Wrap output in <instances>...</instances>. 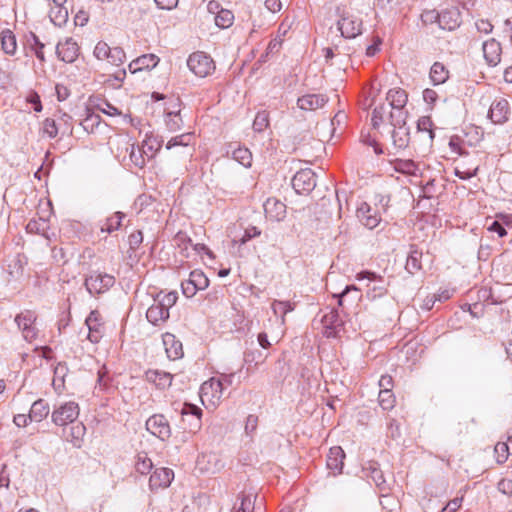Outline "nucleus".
Wrapping results in <instances>:
<instances>
[{
	"instance_id": "obj_1",
	"label": "nucleus",
	"mask_w": 512,
	"mask_h": 512,
	"mask_svg": "<svg viewBox=\"0 0 512 512\" xmlns=\"http://www.w3.org/2000/svg\"><path fill=\"white\" fill-rule=\"evenodd\" d=\"M337 14L339 16L337 26L342 37L352 39L361 34L362 20L358 16L340 8H337Z\"/></svg>"
},
{
	"instance_id": "obj_2",
	"label": "nucleus",
	"mask_w": 512,
	"mask_h": 512,
	"mask_svg": "<svg viewBox=\"0 0 512 512\" xmlns=\"http://www.w3.org/2000/svg\"><path fill=\"white\" fill-rule=\"evenodd\" d=\"M37 315L31 310H25L15 317V323L23 339L29 343H33L39 334L36 325Z\"/></svg>"
},
{
	"instance_id": "obj_3",
	"label": "nucleus",
	"mask_w": 512,
	"mask_h": 512,
	"mask_svg": "<svg viewBox=\"0 0 512 512\" xmlns=\"http://www.w3.org/2000/svg\"><path fill=\"white\" fill-rule=\"evenodd\" d=\"M84 284L91 295L102 294L115 284V277L108 273L93 271L86 277Z\"/></svg>"
},
{
	"instance_id": "obj_4",
	"label": "nucleus",
	"mask_w": 512,
	"mask_h": 512,
	"mask_svg": "<svg viewBox=\"0 0 512 512\" xmlns=\"http://www.w3.org/2000/svg\"><path fill=\"white\" fill-rule=\"evenodd\" d=\"M187 66L191 72L202 78L210 75L215 70L213 59L201 51L194 52L189 56Z\"/></svg>"
},
{
	"instance_id": "obj_5",
	"label": "nucleus",
	"mask_w": 512,
	"mask_h": 512,
	"mask_svg": "<svg viewBox=\"0 0 512 512\" xmlns=\"http://www.w3.org/2000/svg\"><path fill=\"white\" fill-rule=\"evenodd\" d=\"M79 412V405L74 401H68L54 408L51 420L57 426H66L78 418Z\"/></svg>"
},
{
	"instance_id": "obj_6",
	"label": "nucleus",
	"mask_w": 512,
	"mask_h": 512,
	"mask_svg": "<svg viewBox=\"0 0 512 512\" xmlns=\"http://www.w3.org/2000/svg\"><path fill=\"white\" fill-rule=\"evenodd\" d=\"M223 381L211 378L200 387V399L203 405L217 406L223 396Z\"/></svg>"
},
{
	"instance_id": "obj_7",
	"label": "nucleus",
	"mask_w": 512,
	"mask_h": 512,
	"mask_svg": "<svg viewBox=\"0 0 512 512\" xmlns=\"http://www.w3.org/2000/svg\"><path fill=\"white\" fill-rule=\"evenodd\" d=\"M356 279L361 281L364 279L369 280V284L367 285V297L369 299L380 298L387 293V283L383 279L381 275L369 270H364L356 274Z\"/></svg>"
},
{
	"instance_id": "obj_8",
	"label": "nucleus",
	"mask_w": 512,
	"mask_h": 512,
	"mask_svg": "<svg viewBox=\"0 0 512 512\" xmlns=\"http://www.w3.org/2000/svg\"><path fill=\"white\" fill-rule=\"evenodd\" d=\"M146 429L160 440L165 441L171 436V427L163 414H154L146 421Z\"/></svg>"
},
{
	"instance_id": "obj_9",
	"label": "nucleus",
	"mask_w": 512,
	"mask_h": 512,
	"mask_svg": "<svg viewBox=\"0 0 512 512\" xmlns=\"http://www.w3.org/2000/svg\"><path fill=\"white\" fill-rule=\"evenodd\" d=\"M292 186L298 194L311 192L316 186L315 173L309 168L301 169L292 178Z\"/></svg>"
},
{
	"instance_id": "obj_10",
	"label": "nucleus",
	"mask_w": 512,
	"mask_h": 512,
	"mask_svg": "<svg viewBox=\"0 0 512 512\" xmlns=\"http://www.w3.org/2000/svg\"><path fill=\"white\" fill-rule=\"evenodd\" d=\"M356 215L359 221L368 229L376 228L381 221L379 211L376 208H372L366 202L360 204L357 208Z\"/></svg>"
},
{
	"instance_id": "obj_11",
	"label": "nucleus",
	"mask_w": 512,
	"mask_h": 512,
	"mask_svg": "<svg viewBox=\"0 0 512 512\" xmlns=\"http://www.w3.org/2000/svg\"><path fill=\"white\" fill-rule=\"evenodd\" d=\"M78 53L79 47L76 41L71 37L66 38L56 45L57 56L66 63H73L77 59Z\"/></svg>"
},
{
	"instance_id": "obj_12",
	"label": "nucleus",
	"mask_w": 512,
	"mask_h": 512,
	"mask_svg": "<svg viewBox=\"0 0 512 512\" xmlns=\"http://www.w3.org/2000/svg\"><path fill=\"white\" fill-rule=\"evenodd\" d=\"M85 324L88 328V339L92 343H98L104 330L101 314L97 310L91 311L85 320Z\"/></svg>"
},
{
	"instance_id": "obj_13",
	"label": "nucleus",
	"mask_w": 512,
	"mask_h": 512,
	"mask_svg": "<svg viewBox=\"0 0 512 512\" xmlns=\"http://www.w3.org/2000/svg\"><path fill=\"white\" fill-rule=\"evenodd\" d=\"M321 323L327 337H336L343 326V320L335 309H331L329 312L325 313L322 316Z\"/></svg>"
},
{
	"instance_id": "obj_14",
	"label": "nucleus",
	"mask_w": 512,
	"mask_h": 512,
	"mask_svg": "<svg viewBox=\"0 0 512 512\" xmlns=\"http://www.w3.org/2000/svg\"><path fill=\"white\" fill-rule=\"evenodd\" d=\"M174 478V472L170 468H156L149 479V487L151 490L166 488L171 484Z\"/></svg>"
},
{
	"instance_id": "obj_15",
	"label": "nucleus",
	"mask_w": 512,
	"mask_h": 512,
	"mask_svg": "<svg viewBox=\"0 0 512 512\" xmlns=\"http://www.w3.org/2000/svg\"><path fill=\"white\" fill-rule=\"evenodd\" d=\"M483 55L487 64L491 67L498 65L501 61L502 47L494 38L485 41L482 45Z\"/></svg>"
},
{
	"instance_id": "obj_16",
	"label": "nucleus",
	"mask_w": 512,
	"mask_h": 512,
	"mask_svg": "<svg viewBox=\"0 0 512 512\" xmlns=\"http://www.w3.org/2000/svg\"><path fill=\"white\" fill-rule=\"evenodd\" d=\"M263 207L266 217L272 221H281L286 216V205L276 198H268Z\"/></svg>"
},
{
	"instance_id": "obj_17",
	"label": "nucleus",
	"mask_w": 512,
	"mask_h": 512,
	"mask_svg": "<svg viewBox=\"0 0 512 512\" xmlns=\"http://www.w3.org/2000/svg\"><path fill=\"white\" fill-rule=\"evenodd\" d=\"M328 102L324 94H306L298 98L297 105L300 109L314 111L322 108Z\"/></svg>"
},
{
	"instance_id": "obj_18",
	"label": "nucleus",
	"mask_w": 512,
	"mask_h": 512,
	"mask_svg": "<svg viewBox=\"0 0 512 512\" xmlns=\"http://www.w3.org/2000/svg\"><path fill=\"white\" fill-rule=\"evenodd\" d=\"M509 104L505 99L495 100L489 109L488 116L495 124H502L507 121Z\"/></svg>"
},
{
	"instance_id": "obj_19",
	"label": "nucleus",
	"mask_w": 512,
	"mask_h": 512,
	"mask_svg": "<svg viewBox=\"0 0 512 512\" xmlns=\"http://www.w3.org/2000/svg\"><path fill=\"white\" fill-rule=\"evenodd\" d=\"M159 60H160L159 57L156 56L155 54L141 55L138 58H136L135 60H133L129 64L128 68H129V71L132 74H134V73H137L142 70H149V69L156 67Z\"/></svg>"
},
{
	"instance_id": "obj_20",
	"label": "nucleus",
	"mask_w": 512,
	"mask_h": 512,
	"mask_svg": "<svg viewBox=\"0 0 512 512\" xmlns=\"http://www.w3.org/2000/svg\"><path fill=\"white\" fill-rule=\"evenodd\" d=\"M391 138L396 151L406 149L410 143V128L407 125L393 128Z\"/></svg>"
},
{
	"instance_id": "obj_21",
	"label": "nucleus",
	"mask_w": 512,
	"mask_h": 512,
	"mask_svg": "<svg viewBox=\"0 0 512 512\" xmlns=\"http://www.w3.org/2000/svg\"><path fill=\"white\" fill-rule=\"evenodd\" d=\"M362 471L366 477L371 478L377 487L381 490L385 489L386 480L377 462L368 461L363 465Z\"/></svg>"
},
{
	"instance_id": "obj_22",
	"label": "nucleus",
	"mask_w": 512,
	"mask_h": 512,
	"mask_svg": "<svg viewBox=\"0 0 512 512\" xmlns=\"http://www.w3.org/2000/svg\"><path fill=\"white\" fill-rule=\"evenodd\" d=\"M197 466L201 471L214 474L223 467L216 454H202L197 459Z\"/></svg>"
},
{
	"instance_id": "obj_23",
	"label": "nucleus",
	"mask_w": 512,
	"mask_h": 512,
	"mask_svg": "<svg viewBox=\"0 0 512 512\" xmlns=\"http://www.w3.org/2000/svg\"><path fill=\"white\" fill-rule=\"evenodd\" d=\"M162 144V137L154 134H146L141 145L142 152L146 155L147 159L151 160L160 151Z\"/></svg>"
},
{
	"instance_id": "obj_24",
	"label": "nucleus",
	"mask_w": 512,
	"mask_h": 512,
	"mask_svg": "<svg viewBox=\"0 0 512 512\" xmlns=\"http://www.w3.org/2000/svg\"><path fill=\"white\" fill-rule=\"evenodd\" d=\"M169 316L168 309L163 308L158 302H154L146 312L147 320L155 326L163 325L169 319Z\"/></svg>"
},
{
	"instance_id": "obj_25",
	"label": "nucleus",
	"mask_w": 512,
	"mask_h": 512,
	"mask_svg": "<svg viewBox=\"0 0 512 512\" xmlns=\"http://www.w3.org/2000/svg\"><path fill=\"white\" fill-rule=\"evenodd\" d=\"M345 458V453L339 446H334L330 448L328 456H327V467L334 473H341L343 468V460Z\"/></svg>"
},
{
	"instance_id": "obj_26",
	"label": "nucleus",
	"mask_w": 512,
	"mask_h": 512,
	"mask_svg": "<svg viewBox=\"0 0 512 512\" xmlns=\"http://www.w3.org/2000/svg\"><path fill=\"white\" fill-rule=\"evenodd\" d=\"M417 132L423 136V141L428 147L432 146L435 137L433 122L429 116H422L417 121Z\"/></svg>"
},
{
	"instance_id": "obj_27",
	"label": "nucleus",
	"mask_w": 512,
	"mask_h": 512,
	"mask_svg": "<svg viewBox=\"0 0 512 512\" xmlns=\"http://www.w3.org/2000/svg\"><path fill=\"white\" fill-rule=\"evenodd\" d=\"M50 412V407L47 402L43 399L36 400L28 413V418L33 422H41L44 420Z\"/></svg>"
},
{
	"instance_id": "obj_28",
	"label": "nucleus",
	"mask_w": 512,
	"mask_h": 512,
	"mask_svg": "<svg viewBox=\"0 0 512 512\" xmlns=\"http://www.w3.org/2000/svg\"><path fill=\"white\" fill-rule=\"evenodd\" d=\"M386 100L389 102L390 108H405L408 95L401 88L390 89L386 95Z\"/></svg>"
},
{
	"instance_id": "obj_29",
	"label": "nucleus",
	"mask_w": 512,
	"mask_h": 512,
	"mask_svg": "<svg viewBox=\"0 0 512 512\" xmlns=\"http://www.w3.org/2000/svg\"><path fill=\"white\" fill-rule=\"evenodd\" d=\"M421 258L422 251H419L414 245L410 247L409 254L407 256L405 269L410 274H415L417 271L421 270Z\"/></svg>"
},
{
	"instance_id": "obj_30",
	"label": "nucleus",
	"mask_w": 512,
	"mask_h": 512,
	"mask_svg": "<svg viewBox=\"0 0 512 512\" xmlns=\"http://www.w3.org/2000/svg\"><path fill=\"white\" fill-rule=\"evenodd\" d=\"M0 38L3 51L6 54L13 55L17 49V42L14 33L9 29H5L1 32Z\"/></svg>"
},
{
	"instance_id": "obj_31",
	"label": "nucleus",
	"mask_w": 512,
	"mask_h": 512,
	"mask_svg": "<svg viewBox=\"0 0 512 512\" xmlns=\"http://www.w3.org/2000/svg\"><path fill=\"white\" fill-rule=\"evenodd\" d=\"M181 414L183 416L192 415L195 417L194 422L191 424V431L196 432L201 428L202 410L198 406L190 403H185L182 408Z\"/></svg>"
},
{
	"instance_id": "obj_32",
	"label": "nucleus",
	"mask_w": 512,
	"mask_h": 512,
	"mask_svg": "<svg viewBox=\"0 0 512 512\" xmlns=\"http://www.w3.org/2000/svg\"><path fill=\"white\" fill-rule=\"evenodd\" d=\"M49 17L54 25L61 27L68 21V9L65 5L54 6L50 10Z\"/></svg>"
},
{
	"instance_id": "obj_33",
	"label": "nucleus",
	"mask_w": 512,
	"mask_h": 512,
	"mask_svg": "<svg viewBox=\"0 0 512 512\" xmlns=\"http://www.w3.org/2000/svg\"><path fill=\"white\" fill-rule=\"evenodd\" d=\"M125 214L122 212H115L112 216L106 218L104 223L100 227L102 233H112L121 227L122 219Z\"/></svg>"
},
{
	"instance_id": "obj_34",
	"label": "nucleus",
	"mask_w": 512,
	"mask_h": 512,
	"mask_svg": "<svg viewBox=\"0 0 512 512\" xmlns=\"http://www.w3.org/2000/svg\"><path fill=\"white\" fill-rule=\"evenodd\" d=\"M449 77V72L446 67L440 63L435 62L430 69V79L434 85L444 83Z\"/></svg>"
},
{
	"instance_id": "obj_35",
	"label": "nucleus",
	"mask_w": 512,
	"mask_h": 512,
	"mask_svg": "<svg viewBox=\"0 0 512 512\" xmlns=\"http://www.w3.org/2000/svg\"><path fill=\"white\" fill-rule=\"evenodd\" d=\"M408 112L404 108H391L389 110V123L393 128L407 125Z\"/></svg>"
},
{
	"instance_id": "obj_36",
	"label": "nucleus",
	"mask_w": 512,
	"mask_h": 512,
	"mask_svg": "<svg viewBox=\"0 0 512 512\" xmlns=\"http://www.w3.org/2000/svg\"><path fill=\"white\" fill-rule=\"evenodd\" d=\"M27 45L41 62L45 61V56L43 52L45 44L40 41L36 34L31 32L29 36H27Z\"/></svg>"
},
{
	"instance_id": "obj_37",
	"label": "nucleus",
	"mask_w": 512,
	"mask_h": 512,
	"mask_svg": "<svg viewBox=\"0 0 512 512\" xmlns=\"http://www.w3.org/2000/svg\"><path fill=\"white\" fill-rule=\"evenodd\" d=\"M129 157L134 166L138 168H143L149 160L142 152V147L135 144L130 145Z\"/></svg>"
},
{
	"instance_id": "obj_38",
	"label": "nucleus",
	"mask_w": 512,
	"mask_h": 512,
	"mask_svg": "<svg viewBox=\"0 0 512 512\" xmlns=\"http://www.w3.org/2000/svg\"><path fill=\"white\" fill-rule=\"evenodd\" d=\"M232 158L245 167H249L252 162V154L248 148L240 147L234 148L231 151Z\"/></svg>"
},
{
	"instance_id": "obj_39",
	"label": "nucleus",
	"mask_w": 512,
	"mask_h": 512,
	"mask_svg": "<svg viewBox=\"0 0 512 512\" xmlns=\"http://www.w3.org/2000/svg\"><path fill=\"white\" fill-rule=\"evenodd\" d=\"M162 342L165 352H182V343L172 333H165L162 335Z\"/></svg>"
},
{
	"instance_id": "obj_40",
	"label": "nucleus",
	"mask_w": 512,
	"mask_h": 512,
	"mask_svg": "<svg viewBox=\"0 0 512 512\" xmlns=\"http://www.w3.org/2000/svg\"><path fill=\"white\" fill-rule=\"evenodd\" d=\"M178 299L176 291H170L168 293L159 292L154 298V302H158L163 308L170 309L173 307Z\"/></svg>"
},
{
	"instance_id": "obj_41",
	"label": "nucleus",
	"mask_w": 512,
	"mask_h": 512,
	"mask_svg": "<svg viewBox=\"0 0 512 512\" xmlns=\"http://www.w3.org/2000/svg\"><path fill=\"white\" fill-rule=\"evenodd\" d=\"M479 165L476 163L475 167H466V163L461 161L459 166L454 170L456 177L462 180H468L477 175Z\"/></svg>"
},
{
	"instance_id": "obj_42",
	"label": "nucleus",
	"mask_w": 512,
	"mask_h": 512,
	"mask_svg": "<svg viewBox=\"0 0 512 512\" xmlns=\"http://www.w3.org/2000/svg\"><path fill=\"white\" fill-rule=\"evenodd\" d=\"M272 310L275 315H280L281 317V324H284L285 322V315L288 312H291L294 310V304L289 301H279L275 300L272 304Z\"/></svg>"
},
{
	"instance_id": "obj_43",
	"label": "nucleus",
	"mask_w": 512,
	"mask_h": 512,
	"mask_svg": "<svg viewBox=\"0 0 512 512\" xmlns=\"http://www.w3.org/2000/svg\"><path fill=\"white\" fill-rule=\"evenodd\" d=\"M215 24L220 28H228L233 24L234 15L232 11L227 9H221L217 12L215 18Z\"/></svg>"
},
{
	"instance_id": "obj_44",
	"label": "nucleus",
	"mask_w": 512,
	"mask_h": 512,
	"mask_svg": "<svg viewBox=\"0 0 512 512\" xmlns=\"http://www.w3.org/2000/svg\"><path fill=\"white\" fill-rule=\"evenodd\" d=\"M165 124L169 131H177L182 127L183 121L180 116V111H170L165 115Z\"/></svg>"
},
{
	"instance_id": "obj_45",
	"label": "nucleus",
	"mask_w": 512,
	"mask_h": 512,
	"mask_svg": "<svg viewBox=\"0 0 512 512\" xmlns=\"http://www.w3.org/2000/svg\"><path fill=\"white\" fill-rule=\"evenodd\" d=\"M389 117L388 106L385 104H380L375 107L372 112V126L377 129L379 126L385 121V118Z\"/></svg>"
},
{
	"instance_id": "obj_46",
	"label": "nucleus",
	"mask_w": 512,
	"mask_h": 512,
	"mask_svg": "<svg viewBox=\"0 0 512 512\" xmlns=\"http://www.w3.org/2000/svg\"><path fill=\"white\" fill-rule=\"evenodd\" d=\"M396 169L401 173L412 176H417L420 173L419 165L413 160H400L396 164Z\"/></svg>"
},
{
	"instance_id": "obj_47",
	"label": "nucleus",
	"mask_w": 512,
	"mask_h": 512,
	"mask_svg": "<svg viewBox=\"0 0 512 512\" xmlns=\"http://www.w3.org/2000/svg\"><path fill=\"white\" fill-rule=\"evenodd\" d=\"M153 467V463L146 453H139L135 463V469L142 475L148 474Z\"/></svg>"
},
{
	"instance_id": "obj_48",
	"label": "nucleus",
	"mask_w": 512,
	"mask_h": 512,
	"mask_svg": "<svg viewBox=\"0 0 512 512\" xmlns=\"http://www.w3.org/2000/svg\"><path fill=\"white\" fill-rule=\"evenodd\" d=\"M68 373V368L65 363H58L54 368L53 386L58 390L64 386V379Z\"/></svg>"
},
{
	"instance_id": "obj_49",
	"label": "nucleus",
	"mask_w": 512,
	"mask_h": 512,
	"mask_svg": "<svg viewBox=\"0 0 512 512\" xmlns=\"http://www.w3.org/2000/svg\"><path fill=\"white\" fill-rule=\"evenodd\" d=\"M240 504L237 503L234 505L231 512H253L254 510V502L252 501V495L241 494L239 496Z\"/></svg>"
},
{
	"instance_id": "obj_50",
	"label": "nucleus",
	"mask_w": 512,
	"mask_h": 512,
	"mask_svg": "<svg viewBox=\"0 0 512 512\" xmlns=\"http://www.w3.org/2000/svg\"><path fill=\"white\" fill-rule=\"evenodd\" d=\"M379 404L383 410H391L395 405V396L391 389H381L379 392Z\"/></svg>"
},
{
	"instance_id": "obj_51",
	"label": "nucleus",
	"mask_w": 512,
	"mask_h": 512,
	"mask_svg": "<svg viewBox=\"0 0 512 512\" xmlns=\"http://www.w3.org/2000/svg\"><path fill=\"white\" fill-rule=\"evenodd\" d=\"M494 453L498 464L505 463L511 454L509 444L506 442H498L494 447Z\"/></svg>"
},
{
	"instance_id": "obj_52",
	"label": "nucleus",
	"mask_w": 512,
	"mask_h": 512,
	"mask_svg": "<svg viewBox=\"0 0 512 512\" xmlns=\"http://www.w3.org/2000/svg\"><path fill=\"white\" fill-rule=\"evenodd\" d=\"M189 280L193 283V285H195L196 288H199V290H204L209 285L208 278L202 271L199 270L192 271L189 275Z\"/></svg>"
},
{
	"instance_id": "obj_53",
	"label": "nucleus",
	"mask_w": 512,
	"mask_h": 512,
	"mask_svg": "<svg viewBox=\"0 0 512 512\" xmlns=\"http://www.w3.org/2000/svg\"><path fill=\"white\" fill-rule=\"evenodd\" d=\"M269 125V115L266 111H260L256 114L253 121V129L256 132L264 131Z\"/></svg>"
},
{
	"instance_id": "obj_54",
	"label": "nucleus",
	"mask_w": 512,
	"mask_h": 512,
	"mask_svg": "<svg viewBox=\"0 0 512 512\" xmlns=\"http://www.w3.org/2000/svg\"><path fill=\"white\" fill-rule=\"evenodd\" d=\"M191 139L192 135L189 133L177 135L167 142L166 149L170 150L176 146H188L190 144Z\"/></svg>"
},
{
	"instance_id": "obj_55",
	"label": "nucleus",
	"mask_w": 512,
	"mask_h": 512,
	"mask_svg": "<svg viewBox=\"0 0 512 512\" xmlns=\"http://www.w3.org/2000/svg\"><path fill=\"white\" fill-rule=\"evenodd\" d=\"M125 58V52L121 47H113L106 60L112 65L119 66L125 61Z\"/></svg>"
},
{
	"instance_id": "obj_56",
	"label": "nucleus",
	"mask_w": 512,
	"mask_h": 512,
	"mask_svg": "<svg viewBox=\"0 0 512 512\" xmlns=\"http://www.w3.org/2000/svg\"><path fill=\"white\" fill-rule=\"evenodd\" d=\"M421 20L424 24H433L439 22V25L441 26V15L435 9L424 10L421 13Z\"/></svg>"
},
{
	"instance_id": "obj_57",
	"label": "nucleus",
	"mask_w": 512,
	"mask_h": 512,
	"mask_svg": "<svg viewBox=\"0 0 512 512\" xmlns=\"http://www.w3.org/2000/svg\"><path fill=\"white\" fill-rule=\"evenodd\" d=\"M94 56L98 60H105L109 57V53H111V47L105 42H98L94 48Z\"/></svg>"
},
{
	"instance_id": "obj_58",
	"label": "nucleus",
	"mask_w": 512,
	"mask_h": 512,
	"mask_svg": "<svg viewBox=\"0 0 512 512\" xmlns=\"http://www.w3.org/2000/svg\"><path fill=\"white\" fill-rule=\"evenodd\" d=\"M100 123V116L95 114H88L81 122L83 129L87 132H92Z\"/></svg>"
},
{
	"instance_id": "obj_59",
	"label": "nucleus",
	"mask_w": 512,
	"mask_h": 512,
	"mask_svg": "<svg viewBox=\"0 0 512 512\" xmlns=\"http://www.w3.org/2000/svg\"><path fill=\"white\" fill-rule=\"evenodd\" d=\"M43 132L50 138H55L58 134V127L54 119L46 118L43 122Z\"/></svg>"
},
{
	"instance_id": "obj_60",
	"label": "nucleus",
	"mask_w": 512,
	"mask_h": 512,
	"mask_svg": "<svg viewBox=\"0 0 512 512\" xmlns=\"http://www.w3.org/2000/svg\"><path fill=\"white\" fill-rule=\"evenodd\" d=\"M143 242V234L142 231L137 230L131 233L128 237L129 249L135 251L138 249Z\"/></svg>"
},
{
	"instance_id": "obj_61",
	"label": "nucleus",
	"mask_w": 512,
	"mask_h": 512,
	"mask_svg": "<svg viewBox=\"0 0 512 512\" xmlns=\"http://www.w3.org/2000/svg\"><path fill=\"white\" fill-rule=\"evenodd\" d=\"M261 235V230L256 226H248L245 229L244 235L240 239L241 244H245L249 240Z\"/></svg>"
},
{
	"instance_id": "obj_62",
	"label": "nucleus",
	"mask_w": 512,
	"mask_h": 512,
	"mask_svg": "<svg viewBox=\"0 0 512 512\" xmlns=\"http://www.w3.org/2000/svg\"><path fill=\"white\" fill-rule=\"evenodd\" d=\"M46 223L43 220H30L26 226V230L30 233H39L44 231Z\"/></svg>"
},
{
	"instance_id": "obj_63",
	"label": "nucleus",
	"mask_w": 512,
	"mask_h": 512,
	"mask_svg": "<svg viewBox=\"0 0 512 512\" xmlns=\"http://www.w3.org/2000/svg\"><path fill=\"white\" fill-rule=\"evenodd\" d=\"M181 288H182V293L187 298L193 297L199 290V288H196L195 285H193V283L189 279L182 282Z\"/></svg>"
},
{
	"instance_id": "obj_64",
	"label": "nucleus",
	"mask_w": 512,
	"mask_h": 512,
	"mask_svg": "<svg viewBox=\"0 0 512 512\" xmlns=\"http://www.w3.org/2000/svg\"><path fill=\"white\" fill-rule=\"evenodd\" d=\"M488 231L497 233L499 237H504V236L507 235V231H506V229H505V227L503 225V222H501L499 220L493 221L488 226Z\"/></svg>"
}]
</instances>
